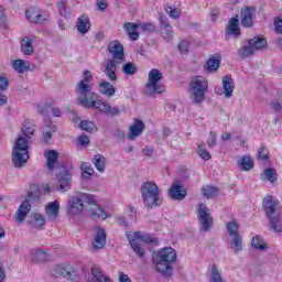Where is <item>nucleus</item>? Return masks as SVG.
<instances>
[{"mask_svg":"<svg viewBox=\"0 0 282 282\" xmlns=\"http://www.w3.org/2000/svg\"><path fill=\"white\" fill-rule=\"evenodd\" d=\"M115 138L119 141V142H123L126 135H124V131L117 129L115 132Z\"/></svg>","mask_w":282,"mask_h":282,"instance_id":"69168bd1","label":"nucleus"},{"mask_svg":"<svg viewBox=\"0 0 282 282\" xmlns=\"http://www.w3.org/2000/svg\"><path fill=\"white\" fill-rule=\"evenodd\" d=\"M178 50H180V52H182L183 54H188V41L182 40V41L178 43Z\"/></svg>","mask_w":282,"mask_h":282,"instance_id":"4d7b16f0","label":"nucleus"},{"mask_svg":"<svg viewBox=\"0 0 282 282\" xmlns=\"http://www.w3.org/2000/svg\"><path fill=\"white\" fill-rule=\"evenodd\" d=\"M141 30L142 32L153 33L155 32V24H153L152 22L143 23L141 24Z\"/></svg>","mask_w":282,"mask_h":282,"instance_id":"5fc2aeb1","label":"nucleus"},{"mask_svg":"<svg viewBox=\"0 0 282 282\" xmlns=\"http://www.w3.org/2000/svg\"><path fill=\"white\" fill-rule=\"evenodd\" d=\"M99 91L102 96H107L108 98L116 96V87L109 82H101L99 84Z\"/></svg>","mask_w":282,"mask_h":282,"instance_id":"c9c22d12","label":"nucleus"},{"mask_svg":"<svg viewBox=\"0 0 282 282\" xmlns=\"http://www.w3.org/2000/svg\"><path fill=\"white\" fill-rule=\"evenodd\" d=\"M108 54L111 56L108 61H113L115 63H121L124 61V46L119 41H111L107 47Z\"/></svg>","mask_w":282,"mask_h":282,"instance_id":"4468645a","label":"nucleus"},{"mask_svg":"<svg viewBox=\"0 0 282 282\" xmlns=\"http://www.w3.org/2000/svg\"><path fill=\"white\" fill-rule=\"evenodd\" d=\"M93 164L95 165V169L99 171V173H105V167L107 164V159L102 156V154H95L93 159Z\"/></svg>","mask_w":282,"mask_h":282,"instance_id":"79ce46f5","label":"nucleus"},{"mask_svg":"<svg viewBox=\"0 0 282 282\" xmlns=\"http://www.w3.org/2000/svg\"><path fill=\"white\" fill-rule=\"evenodd\" d=\"M30 256L32 263L47 261V252L43 251V249H32L30 251Z\"/></svg>","mask_w":282,"mask_h":282,"instance_id":"72a5a7b5","label":"nucleus"},{"mask_svg":"<svg viewBox=\"0 0 282 282\" xmlns=\"http://www.w3.org/2000/svg\"><path fill=\"white\" fill-rule=\"evenodd\" d=\"M28 149H30L28 140H25L23 137H19L12 151V164L15 169H21L28 164V161L30 160Z\"/></svg>","mask_w":282,"mask_h":282,"instance_id":"423d86ee","label":"nucleus"},{"mask_svg":"<svg viewBox=\"0 0 282 282\" xmlns=\"http://www.w3.org/2000/svg\"><path fill=\"white\" fill-rule=\"evenodd\" d=\"M21 51L26 55L30 56L34 52V46H32V40L30 37H24L21 41Z\"/></svg>","mask_w":282,"mask_h":282,"instance_id":"37998d69","label":"nucleus"},{"mask_svg":"<svg viewBox=\"0 0 282 282\" xmlns=\"http://www.w3.org/2000/svg\"><path fill=\"white\" fill-rule=\"evenodd\" d=\"M57 10H58V14H61V17H63L64 19L69 18V9L67 8V4H65L64 1H58L57 2Z\"/></svg>","mask_w":282,"mask_h":282,"instance_id":"8fccbe9b","label":"nucleus"},{"mask_svg":"<svg viewBox=\"0 0 282 282\" xmlns=\"http://www.w3.org/2000/svg\"><path fill=\"white\" fill-rule=\"evenodd\" d=\"M45 213L47 219L51 221H56V219H58V215L61 214V203L58 200L48 203L45 206Z\"/></svg>","mask_w":282,"mask_h":282,"instance_id":"aec40b11","label":"nucleus"},{"mask_svg":"<svg viewBox=\"0 0 282 282\" xmlns=\"http://www.w3.org/2000/svg\"><path fill=\"white\" fill-rule=\"evenodd\" d=\"M197 153L199 155V158H202V160H210V152H208V150H206V148H204V145H198V150Z\"/></svg>","mask_w":282,"mask_h":282,"instance_id":"603ef678","label":"nucleus"},{"mask_svg":"<svg viewBox=\"0 0 282 282\" xmlns=\"http://www.w3.org/2000/svg\"><path fill=\"white\" fill-rule=\"evenodd\" d=\"M12 66L15 72H19V74H25V72L30 69V62L24 59H14Z\"/></svg>","mask_w":282,"mask_h":282,"instance_id":"a19ab883","label":"nucleus"},{"mask_svg":"<svg viewBox=\"0 0 282 282\" xmlns=\"http://www.w3.org/2000/svg\"><path fill=\"white\" fill-rule=\"evenodd\" d=\"M132 239L134 241H145V243H158V240L152 238L151 236H144L140 231H134L133 235H131Z\"/></svg>","mask_w":282,"mask_h":282,"instance_id":"c03bdc74","label":"nucleus"},{"mask_svg":"<svg viewBox=\"0 0 282 282\" xmlns=\"http://www.w3.org/2000/svg\"><path fill=\"white\" fill-rule=\"evenodd\" d=\"M177 260V252L171 247H165L159 250L153 257L152 261L155 265L156 272L163 274V276H171L173 274V267L171 263H175Z\"/></svg>","mask_w":282,"mask_h":282,"instance_id":"f257e3e1","label":"nucleus"},{"mask_svg":"<svg viewBox=\"0 0 282 282\" xmlns=\"http://www.w3.org/2000/svg\"><path fill=\"white\" fill-rule=\"evenodd\" d=\"M56 182L59 193L72 191V173H69V170L65 165L57 167Z\"/></svg>","mask_w":282,"mask_h":282,"instance_id":"f8f14e48","label":"nucleus"},{"mask_svg":"<svg viewBox=\"0 0 282 282\" xmlns=\"http://www.w3.org/2000/svg\"><path fill=\"white\" fill-rule=\"evenodd\" d=\"M79 129L91 133L93 131H96V123L89 120H83L79 123Z\"/></svg>","mask_w":282,"mask_h":282,"instance_id":"de8ad7c7","label":"nucleus"},{"mask_svg":"<svg viewBox=\"0 0 282 282\" xmlns=\"http://www.w3.org/2000/svg\"><path fill=\"white\" fill-rule=\"evenodd\" d=\"M251 246L254 248V250H259L260 252L268 250V243H265V240L260 235L254 236L251 239Z\"/></svg>","mask_w":282,"mask_h":282,"instance_id":"58836bf2","label":"nucleus"},{"mask_svg":"<svg viewBox=\"0 0 282 282\" xmlns=\"http://www.w3.org/2000/svg\"><path fill=\"white\" fill-rule=\"evenodd\" d=\"M32 226L34 228H41V226H45V216L41 214H34Z\"/></svg>","mask_w":282,"mask_h":282,"instance_id":"3c124183","label":"nucleus"},{"mask_svg":"<svg viewBox=\"0 0 282 282\" xmlns=\"http://www.w3.org/2000/svg\"><path fill=\"white\" fill-rule=\"evenodd\" d=\"M44 158H46V166L48 171H54V166H56V162H58V152L55 150H48L44 153Z\"/></svg>","mask_w":282,"mask_h":282,"instance_id":"473e14b6","label":"nucleus"},{"mask_svg":"<svg viewBox=\"0 0 282 282\" xmlns=\"http://www.w3.org/2000/svg\"><path fill=\"white\" fill-rule=\"evenodd\" d=\"M69 210L73 215H80L85 210V206L96 204V198L89 194L79 193L73 196L69 202Z\"/></svg>","mask_w":282,"mask_h":282,"instance_id":"1a4fd4ad","label":"nucleus"},{"mask_svg":"<svg viewBox=\"0 0 282 282\" xmlns=\"http://www.w3.org/2000/svg\"><path fill=\"white\" fill-rule=\"evenodd\" d=\"M122 72H123V74H127L128 76H133V74H138V66H135L131 62L126 63L122 66Z\"/></svg>","mask_w":282,"mask_h":282,"instance_id":"09e8293b","label":"nucleus"},{"mask_svg":"<svg viewBox=\"0 0 282 282\" xmlns=\"http://www.w3.org/2000/svg\"><path fill=\"white\" fill-rule=\"evenodd\" d=\"M271 107L274 111H281L282 110V105L276 100L271 101Z\"/></svg>","mask_w":282,"mask_h":282,"instance_id":"774afa93","label":"nucleus"},{"mask_svg":"<svg viewBox=\"0 0 282 282\" xmlns=\"http://www.w3.org/2000/svg\"><path fill=\"white\" fill-rule=\"evenodd\" d=\"M219 65H221V57L218 56H212L204 66V69L208 72L209 74H214V72H217L219 69Z\"/></svg>","mask_w":282,"mask_h":282,"instance_id":"2f4dec72","label":"nucleus"},{"mask_svg":"<svg viewBox=\"0 0 282 282\" xmlns=\"http://www.w3.org/2000/svg\"><path fill=\"white\" fill-rule=\"evenodd\" d=\"M202 193L206 199H213V197H217V195H219V187L213 185H204L202 187Z\"/></svg>","mask_w":282,"mask_h":282,"instance_id":"4c0bfd02","label":"nucleus"},{"mask_svg":"<svg viewBox=\"0 0 282 282\" xmlns=\"http://www.w3.org/2000/svg\"><path fill=\"white\" fill-rule=\"evenodd\" d=\"M82 177L84 180H91L93 175H94V167H91V165L87 164V163H83L82 164Z\"/></svg>","mask_w":282,"mask_h":282,"instance_id":"49530a36","label":"nucleus"},{"mask_svg":"<svg viewBox=\"0 0 282 282\" xmlns=\"http://www.w3.org/2000/svg\"><path fill=\"white\" fill-rule=\"evenodd\" d=\"M39 113H41L42 116H50V113H52L54 118H61V109L56 108L52 104H46L45 106L40 107Z\"/></svg>","mask_w":282,"mask_h":282,"instance_id":"c756f323","label":"nucleus"},{"mask_svg":"<svg viewBox=\"0 0 282 282\" xmlns=\"http://www.w3.org/2000/svg\"><path fill=\"white\" fill-rule=\"evenodd\" d=\"M90 109H96L97 111H100V113H106V116H120V109L111 107L109 104L100 99H97V101H95V106Z\"/></svg>","mask_w":282,"mask_h":282,"instance_id":"f3484780","label":"nucleus"},{"mask_svg":"<svg viewBox=\"0 0 282 282\" xmlns=\"http://www.w3.org/2000/svg\"><path fill=\"white\" fill-rule=\"evenodd\" d=\"M276 200L272 196H268L263 199L264 213L270 221V227L273 232H282L281 214L276 212Z\"/></svg>","mask_w":282,"mask_h":282,"instance_id":"0eeeda50","label":"nucleus"},{"mask_svg":"<svg viewBox=\"0 0 282 282\" xmlns=\"http://www.w3.org/2000/svg\"><path fill=\"white\" fill-rule=\"evenodd\" d=\"M107 243V234L105 232V229L97 228L95 241H94V248H105Z\"/></svg>","mask_w":282,"mask_h":282,"instance_id":"7c9ffc66","label":"nucleus"},{"mask_svg":"<svg viewBox=\"0 0 282 282\" xmlns=\"http://www.w3.org/2000/svg\"><path fill=\"white\" fill-rule=\"evenodd\" d=\"M76 91H77L78 96H85L87 94H90L93 91L91 85L87 84L86 82L80 80L77 85Z\"/></svg>","mask_w":282,"mask_h":282,"instance_id":"a18cd8bd","label":"nucleus"},{"mask_svg":"<svg viewBox=\"0 0 282 282\" xmlns=\"http://www.w3.org/2000/svg\"><path fill=\"white\" fill-rule=\"evenodd\" d=\"M223 89L225 98H232L235 91V79L230 75H225L223 77Z\"/></svg>","mask_w":282,"mask_h":282,"instance_id":"b1692460","label":"nucleus"},{"mask_svg":"<svg viewBox=\"0 0 282 282\" xmlns=\"http://www.w3.org/2000/svg\"><path fill=\"white\" fill-rule=\"evenodd\" d=\"M186 195H187L186 188L175 183L169 189V197H171V199H174L176 202H182V199H184Z\"/></svg>","mask_w":282,"mask_h":282,"instance_id":"412c9836","label":"nucleus"},{"mask_svg":"<svg viewBox=\"0 0 282 282\" xmlns=\"http://www.w3.org/2000/svg\"><path fill=\"white\" fill-rule=\"evenodd\" d=\"M274 25V31L276 34H282V20L281 19H276L273 23Z\"/></svg>","mask_w":282,"mask_h":282,"instance_id":"e2e57ef3","label":"nucleus"},{"mask_svg":"<svg viewBox=\"0 0 282 282\" xmlns=\"http://www.w3.org/2000/svg\"><path fill=\"white\" fill-rule=\"evenodd\" d=\"M138 28H140L138 23H133V22L124 23L123 30H126L130 41H138L140 39V33H138Z\"/></svg>","mask_w":282,"mask_h":282,"instance_id":"393cba45","label":"nucleus"},{"mask_svg":"<svg viewBox=\"0 0 282 282\" xmlns=\"http://www.w3.org/2000/svg\"><path fill=\"white\" fill-rule=\"evenodd\" d=\"M142 131H144V123L142 122V120L137 119L134 123L129 128L128 140H135V138L142 135Z\"/></svg>","mask_w":282,"mask_h":282,"instance_id":"5701e85b","label":"nucleus"},{"mask_svg":"<svg viewBox=\"0 0 282 282\" xmlns=\"http://www.w3.org/2000/svg\"><path fill=\"white\" fill-rule=\"evenodd\" d=\"M98 10H101V12H105L106 8H109V4L105 0H97L96 1Z\"/></svg>","mask_w":282,"mask_h":282,"instance_id":"338daca9","label":"nucleus"},{"mask_svg":"<svg viewBox=\"0 0 282 282\" xmlns=\"http://www.w3.org/2000/svg\"><path fill=\"white\" fill-rule=\"evenodd\" d=\"M47 19L46 14L37 13L33 19L32 23H42V21H45Z\"/></svg>","mask_w":282,"mask_h":282,"instance_id":"0e129e2a","label":"nucleus"},{"mask_svg":"<svg viewBox=\"0 0 282 282\" xmlns=\"http://www.w3.org/2000/svg\"><path fill=\"white\" fill-rule=\"evenodd\" d=\"M77 31L79 34H87L89 30H91V23H89V17L87 15H82L77 20Z\"/></svg>","mask_w":282,"mask_h":282,"instance_id":"cd10ccee","label":"nucleus"},{"mask_svg":"<svg viewBox=\"0 0 282 282\" xmlns=\"http://www.w3.org/2000/svg\"><path fill=\"white\" fill-rule=\"evenodd\" d=\"M52 276L55 279H66L67 281L78 282L80 281V273L78 269L72 267L70 264H57L53 269Z\"/></svg>","mask_w":282,"mask_h":282,"instance_id":"9d476101","label":"nucleus"},{"mask_svg":"<svg viewBox=\"0 0 282 282\" xmlns=\"http://www.w3.org/2000/svg\"><path fill=\"white\" fill-rule=\"evenodd\" d=\"M238 167L240 169V171H252V169H254V161H252V156H241L238 161Z\"/></svg>","mask_w":282,"mask_h":282,"instance_id":"f704fd0d","label":"nucleus"},{"mask_svg":"<svg viewBox=\"0 0 282 282\" xmlns=\"http://www.w3.org/2000/svg\"><path fill=\"white\" fill-rule=\"evenodd\" d=\"M118 65L122 64L110 59H108L107 63L104 64V74L108 78V80H110V83H116L118 80V75H116Z\"/></svg>","mask_w":282,"mask_h":282,"instance_id":"a211bd4d","label":"nucleus"},{"mask_svg":"<svg viewBox=\"0 0 282 282\" xmlns=\"http://www.w3.org/2000/svg\"><path fill=\"white\" fill-rule=\"evenodd\" d=\"M260 180L262 182H270L271 184H274V182L279 180V174L276 173V170L274 167H269V169H265L260 174Z\"/></svg>","mask_w":282,"mask_h":282,"instance_id":"a878e982","label":"nucleus"},{"mask_svg":"<svg viewBox=\"0 0 282 282\" xmlns=\"http://www.w3.org/2000/svg\"><path fill=\"white\" fill-rule=\"evenodd\" d=\"M141 198L148 210H153L158 206H162V197H160V187L153 181H145L140 187Z\"/></svg>","mask_w":282,"mask_h":282,"instance_id":"f03ea898","label":"nucleus"},{"mask_svg":"<svg viewBox=\"0 0 282 282\" xmlns=\"http://www.w3.org/2000/svg\"><path fill=\"white\" fill-rule=\"evenodd\" d=\"M93 207H90L89 212H90V215L93 217V219H107V213L105 212V209H102L99 205L96 204V200H95V204L90 205Z\"/></svg>","mask_w":282,"mask_h":282,"instance_id":"e433bc0d","label":"nucleus"},{"mask_svg":"<svg viewBox=\"0 0 282 282\" xmlns=\"http://www.w3.org/2000/svg\"><path fill=\"white\" fill-rule=\"evenodd\" d=\"M217 144V133L215 131L209 132V137L207 139V145L209 149H214Z\"/></svg>","mask_w":282,"mask_h":282,"instance_id":"864d4df0","label":"nucleus"},{"mask_svg":"<svg viewBox=\"0 0 282 282\" xmlns=\"http://www.w3.org/2000/svg\"><path fill=\"white\" fill-rule=\"evenodd\" d=\"M36 129L34 128V124L30 122V120H26L24 122V126L22 128V135L20 138H23L24 140H30L32 135H34V132Z\"/></svg>","mask_w":282,"mask_h":282,"instance_id":"ea45409f","label":"nucleus"},{"mask_svg":"<svg viewBox=\"0 0 282 282\" xmlns=\"http://www.w3.org/2000/svg\"><path fill=\"white\" fill-rule=\"evenodd\" d=\"M227 34H230L231 36H239L241 34V29H239V15H236L229 20Z\"/></svg>","mask_w":282,"mask_h":282,"instance_id":"c85d7f7f","label":"nucleus"},{"mask_svg":"<svg viewBox=\"0 0 282 282\" xmlns=\"http://www.w3.org/2000/svg\"><path fill=\"white\" fill-rule=\"evenodd\" d=\"M229 235V245L234 252H241L243 250V238L239 234V224L237 221H229L226 225Z\"/></svg>","mask_w":282,"mask_h":282,"instance_id":"9b49d317","label":"nucleus"},{"mask_svg":"<svg viewBox=\"0 0 282 282\" xmlns=\"http://www.w3.org/2000/svg\"><path fill=\"white\" fill-rule=\"evenodd\" d=\"M265 148L261 147L258 150V160H262L263 162H268L269 156L268 154L264 153Z\"/></svg>","mask_w":282,"mask_h":282,"instance_id":"052dcab7","label":"nucleus"},{"mask_svg":"<svg viewBox=\"0 0 282 282\" xmlns=\"http://www.w3.org/2000/svg\"><path fill=\"white\" fill-rule=\"evenodd\" d=\"M10 85V82L7 77L0 76V91H6Z\"/></svg>","mask_w":282,"mask_h":282,"instance_id":"bf43d9fd","label":"nucleus"},{"mask_svg":"<svg viewBox=\"0 0 282 282\" xmlns=\"http://www.w3.org/2000/svg\"><path fill=\"white\" fill-rule=\"evenodd\" d=\"M164 78L162 72L158 68H152L148 74V83L145 85V96H158L166 91V87L160 83Z\"/></svg>","mask_w":282,"mask_h":282,"instance_id":"6e6552de","label":"nucleus"},{"mask_svg":"<svg viewBox=\"0 0 282 282\" xmlns=\"http://www.w3.org/2000/svg\"><path fill=\"white\" fill-rule=\"evenodd\" d=\"M165 12L169 13V17H171V19H180V10L177 9H173L172 7H166Z\"/></svg>","mask_w":282,"mask_h":282,"instance_id":"6e6d98bb","label":"nucleus"},{"mask_svg":"<svg viewBox=\"0 0 282 282\" xmlns=\"http://www.w3.org/2000/svg\"><path fill=\"white\" fill-rule=\"evenodd\" d=\"M127 239L129 241V245L131 246L133 252H135V254L140 258V259H144V254H147V252L144 251V249L142 248V245H140V241L133 239V237L130 235H127Z\"/></svg>","mask_w":282,"mask_h":282,"instance_id":"bb28decb","label":"nucleus"},{"mask_svg":"<svg viewBox=\"0 0 282 282\" xmlns=\"http://www.w3.org/2000/svg\"><path fill=\"white\" fill-rule=\"evenodd\" d=\"M77 141L80 147H89V137L85 134L79 135Z\"/></svg>","mask_w":282,"mask_h":282,"instance_id":"13d9d810","label":"nucleus"},{"mask_svg":"<svg viewBox=\"0 0 282 282\" xmlns=\"http://www.w3.org/2000/svg\"><path fill=\"white\" fill-rule=\"evenodd\" d=\"M206 91H208V79L204 76H195L189 83V94L194 105H200L206 100Z\"/></svg>","mask_w":282,"mask_h":282,"instance_id":"39448f33","label":"nucleus"},{"mask_svg":"<svg viewBox=\"0 0 282 282\" xmlns=\"http://www.w3.org/2000/svg\"><path fill=\"white\" fill-rule=\"evenodd\" d=\"M257 13V7H245L240 11V23L242 28H252L254 21L252 17Z\"/></svg>","mask_w":282,"mask_h":282,"instance_id":"2eb2a0df","label":"nucleus"},{"mask_svg":"<svg viewBox=\"0 0 282 282\" xmlns=\"http://www.w3.org/2000/svg\"><path fill=\"white\" fill-rule=\"evenodd\" d=\"M159 20H160V32H161L162 39H164V41H167V42L172 41L175 33L173 32V26H171V23H169V18H166V15H161Z\"/></svg>","mask_w":282,"mask_h":282,"instance_id":"dca6fc26","label":"nucleus"},{"mask_svg":"<svg viewBox=\"0 0 282 282\" xmlns=\"http://www.w3.org/2000/svg\"><path fill=\"white\" fill-rule=\"evenodd\" d=\"M97 99L98 95L94 91H90L86 95L78 96L77 102L85 109H91L93 107H96Z\"/></svg>","mask_w":282,"mask_h":282,"instance_id":"6ab92c4d","label":"nucleus"},{"mask_svg":"<svg viewBox=\"0 0 282 282\" xmlns=\"http://www.w3.org/2000/svg\"><path fill=\"white\" fill-rule=\"evenodd\" d=\"M265 47H268V40L263 36L256 35L242 42V46L237 51L238 58L241 61H243V58H250V56H254V52L265 50Z\"/></svg>","mask_w":282,"mask_h":282,"instance_id":"7ed1b4c3","label":"nucleus"},{"mask_svg":"<svg viewBox=\"0 0 282 282\" xmlns=\"http://www.w3.org/2000/svg\"><path fill=\"white\" fill-rule=\"evenodd\" d=\"M56 131L57 128L52 123V120H46L42 134L44 144H50V142H52L53 134L56 133Z\"/></svg>","mask_w":282,"mask_h":282,"instance_id":"4be33fe9","label":"nucleus"},{"mask_svg":"<svg viewBox=\"0 0 282 282\" xmlns=\"http://www.w3.org/2000/svg\"><path fill=\"white\" fill-rule=\"evenodd\" d=\"M37 14L39 12H36V10L33 8L25 11V17L28 21H31V23H32V19H34Z\"/></svg>","mask_w":282,"mask_h":282,"instance_id":"680f3d73","label":"nucleus"},{"mask_svg":"<svg viewBox=\"0 0 282 282\" xmlns=\"http://www.w3.org/2000/svg\"><path fill=\"white\" fill-rule=\"evenodd\" d=\"M41 199V189L37 185L31 186V191L28 193L24 202L21 203L17 213H15V221L18 224H23L25 221V217L30 215V210H32V202H39Z\"/></svg>","mask_w":282,"mask_h":282,"instance_id":"20e7f679","label":"nucleus"},{"mask_svg":"<svg viewBox=\"0 0 282 282\" xmlns=\"http://www.w3.org/2000/svg\"><path fill=\"white\" fill-rule=\"evenodd\" d=\"M197 214L200 230H203V232H210V228H213L214 224L213 216L210 215V209H208L206 204H199Z\"/></svg>","mask_w":282,"mask_h":282,"instance_id":"ddd939ff","label":"nucleus"}]
</instances>
